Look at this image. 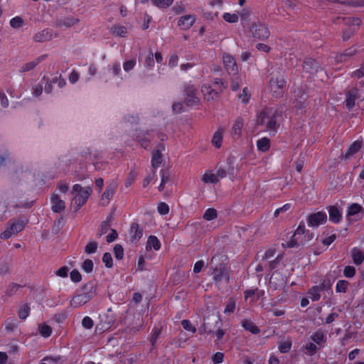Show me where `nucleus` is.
Wrapping results in <instances>:
<instances>
[{
	"instance_id": "obj_1",
	"label": "nucleus",
	"mask_w": 364,
	"mask_h": 364,
	"mask_svg": "<svg viewBox=\"0 0 364 364\" xmlns=\"http://www.w3.org/2000/svg\"><path fill=\"white\" fill-rule=\"evenodd\" d=\"M278 117L279 112L276 109L265 107L257 114V125L261 126L265 132L275 133L279 127L277 123Z\"/></svg>"
},
{
	"instance_id": "obj_2",
	"label": "nucleus",
	"mask_w": 364,
	"mask_h": 364,
	"mask_svg": "<svg viewBox=\"0 0 364 364\" xmlns=\"http://www.w3.org/2000/svg\"><path fill=\"white\" fill-rule=\"evenodd\" d=\"M92 188L90 187H82L80 184H75L71 191L73 198L72 204L75 206V211H77L87 202Z\"/></svg>"
},
{
	"instance_id": "obj_3",
	"label": "nucleus",
	"mask_w": 364,
	"mask_h": 364,
	"mask_svg": "<svg viewBox=\"0 0 364 364\" xmlns=\"http://www.w3.org/2000/svg\"><path fill=\"white\" fill-rule=\"evenodd\" d=\"M312 238L313 235L309 231L306 232L304 225H299L291 239L283 244V246L291 248L303 245Z\"/></svg>"
},
{
	"instance_id": "obj_4",
	"label": "nucleus",
	"mask_w": 364,
	"mask_h": 364,
	"mask_svg": "<svg viewBox=\"0 0 364 364\" xmlns=\"http://www.w3.org/2000/svg\"><path fill=\"white\" fill-rule=\"evenodd\" d=\"M268 89L274 97H281L286 90V81L281 75L272 74Z\"/></svg>"
},
{
	"instance_id": "obj_5",
	"label": "nucleus",
	"mask_w": 364,
	"mask_h": 364,
	"mask_svg": "<svg viewBox=\"0 0 364 364\" xmlns=\"http://www.w3.org/2000/svg\"><path fill=\"white\" fill-rule=\"evenodd\" d=\"M87 291L75 295L70 300V304L72 307L77 308L88 302L96 294V289L94 286L84 287Z\"/></svg>"
},
{
	"instance_id": "obj_6",
	"label": "nucleus",
	"mask_w": 364,
	"mask_h": 364,
	"mask_svg": "<svg viewBox=\"0 0 364 364\" xmlns=\"http://www.w3.org/2000/svg\"><path fill=\"white\" fill-rule=\"evenodd\" d=\"M184 102L188 107L199 105L200 100L198 96L197 89L194 85L186 84L184 86Z\"/></svg>"
},
{
	"instance_id": "obj_7",
	"label": "nucleus",
	"mask_w": 364,
	"mask_h": 364,
	"mask_svg": "<svg viewBox=\"0 0 364 364\" xmlns=\"http://www.w3.org/2000/svg\"><path fill=\"white\" fill-rule=\"evenodd\" d=\"M25 227V223L21 220H10L9 223L8 228L4 231L1 237L7 240L10 238L12 235L17 234L18 232L22 231Z\"/></svg>"
},
{
	"instance_id": "obj_8",
	"label": "nucleus",
	"mask_w": 364,
	"mask_h": 364,
	"mask_svg": "<svg viewBox=\"0 0 364 364\" xmlns=\"http://www.w3.org/2000/svg\"><path fill=\"white\" fill-rule=\"evenodd\" d=\"M250 31L254 37L259 40L267 39L270 35L267 27L260 22L254 23L250 28Z\"/></svg>"
},
{
	"instance_id": "obj_9",
	"label": "nucleus",
	"mask_w": 364,
	"mask_h": 364,
	"mask_svg": "<svg viewBox=\"0 0 364 364\" xmlns=\"http://www.w3.org/2000/svg\"><path fill=\"white\" fill-rule=\"evenodd\" d=\"M223 61L229 75H235L237 73V65L235 59L228 53H224L223 55Z\"/></svg>"
},
{
	"instance_id": "obj_10",
	"label": "nucleus",
	"mask_w": 364,
	"mask_h": 364,
	"mask_svg": "<svg viewBox=\"0 0 364 364\" xmlns=\"http://www.w3.org/2000/svg\"><path fill=\"white\" fill-rule=\"evenodd\" d=\"M212 270L211 274L217 284L219 285L223 281H225L226 283L229 282L230 277L228 273L223 267H215L212 268Z\"/></svg>"
},
{
	"instance_id": "obj_11",
	"label": "nucleus",
	"mask_w": 364,
	"mask_h": 364,
	"mask_svg": "<svg viewBox=\"0 0 364 364\" xmlns=\"http://www.w3.org/2000/svg\"><path fill=\"white\" fill-rule=\"evenodd\" d=\"M326 214L324 212H317L309 215L308 225L311 227H317L326 221Z\"/></svg>"
},
{
	"instance_id": "obj_12",
	"label": "nucleus",
	"mask_w": 364,
	"mask_h": 364,
	"mask_svg": "<svg viewBox=\"0 0 364 364\" xmlns=\"http://www.w3.org/2000/svg\"><path fill=\"white\" fill-rule=\"evenodd\" d=\"M201 92L203 95L205 100L210 102L217 100L219 97V94L217 91L213 90L209 85L203 84L200 88Z\"/></svg>"
},
{
	"instance_id": "obj_13",
	"label": "nucleus",
	"mask_w": 364,
	"mask_h": 364,
	"mask_svg": "<svg viewBox=\"0 0 364 364\" xmlns=\"http://www.w3.org/2000/svg\"><path fill=\"white\" fill-rule=\"evenodd\" d=\"M50 202L52 204L51 210L55 213H61L65 208V201L60 199V196L56 193L52 194Z\"/></svg>"
},
{
	"instance_id": "obj_14",
	"label": "nucleus",
	"mask_w": 364,
	"mask_h": 364,
	"mask_svg": "<svg viewBox=\"0 0 364 364\" xmlns=\"http://www.w3.org/2000/svg\"><path fill=\"white\" fill-rule=\"evenodd\" d=\"M359 97V90L357 87H353L346 92V102L348 109H351L355 106V102Z\"/></svg>"
},
{
	"instance_id": "obj_15",
	"label": "nucleus",
	"mask_w": 364,
	"mask_h": 364,
	"mask_svg": "<svg viewBox=\"0 0 364 364\" xmlns=\"http://www.w3.org/2000/svg\"><path fill=\"white\" fill-rule=\"evenodd\" d=\"M196 21V17L193 15H185L181 16L178 21V26L183 30L189 29Z\"/></svg>"
},
{
	"instance_id": "obj_16",
	"label": "nucleus",
	"mask_w": 364,
	"mask_h": 364,
	"mask_svg": "<svg viewBox=\"0 0 364 364\" xmlns=\"http://www.w3.org/2000/svg\"><path fill=\"white\" fill-rule=\"evenodd\" d=\"M244 125V120L241 117H238L234 122L231 128L230 134L233 139H238L242 133Z\"/></svg>"
},
{
	"instance_id": "obj_17",
	"label": "nucleus",
	"mask_w": 364,
	"mask_h": 364,
	"mask_svg": "<svg viewBox=\"0 0 364 364\" xmlns=\"http://www.w3.org/2000/svg\"><path fill=\"white\" fill-rule=\"evenodd\" d=\"M116 189V184L112 183L108 186L101 197V203L103 205H107L112 198Z\"/></svg>"
},
{
	"instance_id": "obj_18",
	"label": "nucleus",
	"mask_w": 364,
	"mask_h": 364,
	"mask_svg": "<svg viewBox=\"0 0 364 364\" xmlns=\"http://www.w3.org/2000/svg\"><path fill=\"white\" fill-rule=\"evenodd\" d=\"M134 136L136 138L143 147H146L150 141V134L148 132L136 130Z\"/></svg>"
},
{
	"instance_id": "obj_19",
	"label": "nucleus",
	"mask_w": 364,
	"mask_h": 364,
	"mask_svg": "<svg viewBox=\"0 0 364 364\" xmlns=\"http://www.w3.org/2000/svg\"><path fill=\"white\" fill-rule=\"evenodd\" d=\"M110 33L113 36L124 38L128 34V28L124 26L115 24L111 27Z\"/></svg>"
},
{
	"instance_id": "obj_20",
	"label": "nucleus",
	"mask_w": 364,
	"mask_h": 364,
	"mask_svg": "<svg viewBox=\"0 0 364 364\" xmlns=\"http://www.w3.org/2000/svg\"><path fill=\"white\" fill-rule=\"evenodd\" d=\"M45 58V55H41L33 61L26 63L20 67L19 71L21 73H26L31 71L39 64V63Z\"/></svg>"
},
{
	"instance_id": "obj_21",
	"label": "nucleus",
	"mask_w": 364,
	"mask_h": 364,
	"mask_svg": "<svg viewBox=\"0 0 364 364\" xmlns=\"http://www.w3.org/2000/svg\"><path fill=\"white\" fill-rule=\"evenodd\" d=\"M356 53L355 48H348L343 53L338 54L336 56V60L337 63H343L347 61L348 59L352 58Z\"/></svg>"
},
{
	"instance_id": "obj_22",
	"label": "nucleus",
	"mask_w": 364,
	"mask_h": 364,
	"mask_svg": "<svg viewBox=\"0 0 364 364\" xmlns=\"http://www.w3.org/2000/svg\"><path fill=\"white\" fill-rule=\"evenodd\" d=\"M303 68L307 73L314 74L318 71V66L314 60L308 59L304 62Z\"/></svg>"
},
{
	"instance_id": "obj_23",
	"label": "nucleus",
	"mask_w": 364,
	"mask_h": 364,
	"mask_svg": "<svg viewBox=\"0 0 364 364\" xmlns=\"http://www.w3.org/2000/svg\"><path fill=\"white\" fill-rule=\"evenodd\" d=\"M224 129L219 128L213 134L212 144L216 148H220L222 145Z\"/></svg>"
},
{
	"instance_id": "obj_24",
	"label": "nucleus",
	"mask_w": 364,
	"mask_h": 364,
	"mask_svg": "<svg viewBox=\"0 0 364 364\" xmlns=\"http://www.w3.org/2000/svg\"><path fill=\"white\" fill-rule=\"evenodd\" d=\"M146 250L153 248L154 250L158 251L161 248V242L156 236H150L147 240Z\"/></svg>"
},
{
	"instance_id": "obj_25",
	"label": "nucleus",
	"mask_w": 364,
	"mask_h": 364,
	"mask_svg": "<svg viewBox=\"0 0 364 364\" xmlns=\"http://www.w3.org/2000/svg\"><path fill=\"white\" fill-rule=\"evenodd\" d=\"M330 220L333 223H338L341 218V213L338 208L331 206L328 210Z\"/></svg>"
},
{
	"instance_id": "obj_26",
	"label": "nucleus",
	"mask_w": 364,
	"mask_h": 364,
	"mask_svg": "<svg viewBox=\"0 0 364 364\" xmlns=\"http://www.w3.org/2000/svg\"><path fill=\"white\" fill-rule=\"evenodd\" d=\"M51 35L48 30H43L35 34L33 40L36 42H44L50 40Z\"/></svg>"
},
{
	"instance_id": "obj_27",
	"label": "nucleus",
	"mask_w": 364,
	"mask_h": 364,
	"mask_svg": "<svg viewBox=\"0 0 364 364\" xmlns=\"http://www.w3.org/2000/svg\"><path fill=\"white\" fill-rule=\"evenodd\" d=\"M352 257L354 264L356 265L360 264L364 260V255L363 252L357 248H353L352 250Z\"/></svg>"
},
{
	"instance_id": "obj_28",
	"label": "nucleus",
	"mask_w": 364,
	"mask_h": 364,
	"mask_svg": "<svg viewBox=\"0 0 364 364\" xmlns=\"http://www.w3.org/2000/svg\"><path fill=\"white\" fill-rule=\"evenodd\" d=\"M257 146L259 151L265 152L269 149L270 141L268 138L263 137L257 141Z\"/></svg>"
},
{
	"instance_id": "obj_29",
	"label": "nucleus",
	"mask_w": 364,
	"mask_h": 364,
	"mask_svg": "<svg viewBox=\"0 0 364 364\" xmlns=\"http://www.w3.org/2000/svg\"><path fill=\"white\" fill-rule=\"evenodd\" d=\"M202 181L205 183H216L218 182V178L214 173L208 171L203 174Z\"/></svg>"
},
{
	"instance_id": "obj_30",
	"label": "nucleus",
	"mask_w": 364,
	"mask_h": 364,
	"mask_svg": "<svg viewBox=\"0 0 364 364\" xmlns=\"http://www.w3.org/2000/svg\"><path fill=\"white\" fill-rule=\"evenodd\" d=\"M12 163L13 161L8 151H5L2 154H0V168L1 167L9 166Z\"/></svg>"
},
{
	"instance_id": "obj_31",
	"label": "nucleus",
	"mask_w": 364,
	"mask_h": 364,
	"mask_svg": "<svg viewBox=\"0 0 364 364\" xmlns=\"http://www.w3.org/2000/svg\"><path fill=\"white\" fill-rule=\"evenodd\" d=\"M162 162V154L159 150H156L152 154L151 165L156 168L159 166Z\"/></svg>"
},
{
	"instance_id": "obj_32",
	"label": "nucleus",
	"mask_w": 364,
	"mask_h": 364,
	"mask_svg": "<svg viewBox=\"0 0 364 364\" xmlns=\"http://www.w3.org/2000/svg\"><path fill=\"white\" fill-rule=\"evenodd\" d=\"M362 143L358 141H354L348 148L346 156L349 157L350 156L357 153L361 148Z\"/></svg>"
},
{
	"instance_id": "obj_33",
	"label": "nucleus",
	"mask_w": 364,
	"mask_h": 364,
	"mask_svg": "<svg viewBox=\"0 0 364 364\" xmlns=\"http://www.w3.org/2000/svg\"><path fill=\"white\" fill-rule=\"evenodd\" d=\"M320 291L321 287L318 286L311 287L309 291V297L314 301H318L321 297Z\"/></svg>"
},
{
	"instance_id": "obj_34",
	"label": "nucleus",
	"mask_w": 364,
	"mask_h": 364,
	"mask_svg": "<svg viewBox=\"0 0 364 364\" xmlns=\"http://www.w3.org/2000/svg\"><path fill=\"white\" fill-rule=\"evenodd\" d=\"M38 328L39 333L45 338L49 337L52 333V328L48 325L39 324Z\"/></svg>"
},
{
	"instance_id": "obj_35",
	"label": "nucleus",
	"mask_w": 364,
	"mask_h": 364,
	"mask_svg": "<svg viewBox=\"0 0 364 364\" xmlns=\"http://www.w3.org/2000/svg\"><path fill=\"white\" fill-rule=\"evenodd\" d=\"M174 0H151L152 4L159 9H166L171 6Z\"/></svg>"
},
{
	"instance_id": "obj_36",
	"label": "nucleus",
	"mask_w": 364,
	"mask_h": 364,
	"mask_svg": "<svg viewBox=\"0 0 364 364\" xmlns=\"http://www.w3.org/2000/svg\"><path fill=\"white\" fill-rule=\"evenodd\" d=\"M361 21L358 18H348L345 20V23L352 26L351 29L357 31L360 25Z\"/></svg>"
},
{
	"instance_id": "obj_37",
	"label": "nucleus",
	"mask_w": 364,
	"mask_h": 364,
	"mask_svg": "<svg viewBox=\"0 0 364 364\" xmlns=\"http://www.w3.org/2000/svg\"><path fill=\"white\" fill-rule=\"evenodd\" d=\"M30 314V307L28 306V304H23L22 305L18 311V316L19 318L24 320L26 319Z\"/></svg>"
},
{
	"instance_id": "obj_38",
	"label": "nucleus",
	"mask_w": 364,
	"mask_h": 364,
	"mask_svg": "<svg viewBox=\"0 0 364 364\" xmlns=\"http://www.w3.org/2000/svg\"><path fill=\"white\" fill-rule=\"evenodd\" d=\"M242 326L247 330L254 334H257L259 332L258 327L255 326L252 322L247 320L242 321Z\"/></svg>"
},
{
	"instance_id": "obj_39",
	"label": "nucleus",
	"mask_w": 364,
	"mask_h": 364,
	"mask_svg": "<svg viewBox=\"0 0 364 364\" xmlns=\"http://www.w3.org/2000/svg\"><path fill=\"white\" fill-rule=\"evenodd\" d=\"M349 283L346 280H339L336 287V290L337 292L345 293L347 290L348 286Z\"/></svg>"
},
{
	"instance_id": "obj_40",
	"label": "nucleus",
	"mask_w": 364,
	"mask_h": 364,
	"mask_svg": "<svg viewBox=\"0 0 364 364\" xmlns=\"http://www.w3.org/2000/svg\"><path fill=\"white\" fill-rule=\"evenodd\" d=\"M217 217V211L214 208H208L203 214V218L208 221L212 220Z\"/></svg>"
},
{
	"instance_id": "obj_41",
	"label": "nucleus",
	"mask_w": 364,
	"mask_h": 364,
	"mask_svg": "<svg viewBox=\"0 0 364 364\" xmlns=\"http://www.w3.org/2000/svg\"><path fill=\"white\" fill-rule=\"evenodd\" d=\"M362 210V207L358 203L352 204L348 210V215L353 216L358 214Z\"/></svg>"
},
{
	"instance_id": "obj_42",
	"label": "nucleus",
	"mask_w": 364,
	"mask_h": 364,
	"mask_svg": "<svg viewBox=\"0 0 364 364\" xmlns=\"http://www.w3.org/2000/svg\"><path fill=\"white\" fill-rule=\"evenodd\" d=\"M4 325L8 332H12L16 328V323L15 320L11 318H7Z\"/></svg>"
},
{
	"instance_id": "obj_43",
	"label": "nucleus",
	"mask_w": 364,
	"mask_h": 364,
	"mask_svg": "<svg viewBox=\"0 0 364 364\" xmlns=\"http://www.w3.org/2000/svg\"><path fill=\"white\" fill-rule=\"evenodd\" d=\"M235 300L233 298H230L226 304L224 313L226 314L232 313L235 309Z\"/></svg>"
},
{
	"instance_id": "obj_44",
	"label": "nucleus",
	"mask_w": 364,
	"mask_h": 364,
	"mask_svg": "<svg viewBox=\"0 0 364 364\" xmlns=\"http://www.w3.org/2000/svg\"><path fill=\"white\" fill-rule=\"evenodd\" d=\"M98 244L97 242L91 241L89 242L85 248V252L88 254H92L96 252L97 249Z\"/></svg>"
},
{
	"instance_id": "obj_45",
	"label": "nucleus",
	"mask_w": 364,
	"mask_h": 364,
	"mask_svg": "<svg viewBox=\"0 0 364 364\" xmlns=\"http://www.w3.org/2000/svg\"><path fill=\"white\" fill-rule=\"evenodd\" d=\"M223 17V19L228 23H236L239 19L237 14L225 13Z\"/></svg>"
},
{
	"instance_id": "obj_46",
	"label": "nucleus",
	"mask_w": 364,
	"mask_h": 364,
	"mask_svg": "<svg viewBox=\"0 0 364 364\" xmlns=\"http://www.w3.org/2000/svg\"><path fill=\"white\" fill-rule=\"evenodd\" d=\"M311 339L317 344L322 343L325 340L324 334L321 331H316L311 336Z\"/></svg>"
},
{
	"instance_id": "obj_47",
	"label": "nucleus",
	"mask_w": 364,
	"mask_h": 364,
	"mask_svg": "<svg viewBox=\"0 0 364 364\" xmlns=\"http://www.w3.org/2000/svg\"><path fill=\"white\" fill-rule=\"evenodd\" d=\"M131 228L132 231H134V235L132 237V240H139L142 236V232L139 230L138 225L135 223L132 224Z\"/></svg>"
},
{
	"instance_id": "obj_48",
	"label": "nucleus",
	"mask_w": 364,
	"mask_h": 364,
	"mask_svg": "<svg viewBox=\"0 0 364 364\" xmlns=\"http://www.w3.org/2000/svg\"><path fill=\"white\" fill-rule=\"evenodd\" d=\"M350 76L353 78H361L364 76V62L361 64L360 67L352 72Z\"/></svg>"
},
{
	"instance_id": "obj_49",
	"label": "nucleus",
	"mask_w": 364,
	"mask_h": 364,
	"mask_svg": "<svg viewBox=\"0 0 364 364\" xmlns=\"http://www.w3.org/2000/svg\"><path fill=\"white\" fill-rule=\"evenodd\" d=\"M239 99L244 104L248 103L250 98V92L248 90L247 87H245L242 90V93L239 95Z\"/></svg>"
},
{
	"instance_id": "obj_50",
	"label": "nucleus",
	"mask_w": 364,
	"mask_h": 364,
	"mask_svg": "<svg viewBox=\"0 0 364 364\" xmlns=\"http://www.w3.org/2000/svg\"><path fill=\"white\" fill-rule=\"evenodd\" d=\"M343 4L353 7L364 6V0H346L342 2Z\"/></svg>"
},
{
	"instance_id": "obj_51",
	"label": "nucleus",
	"mask_w": 364,
	"mask_h": 364,
	"mask_svg": "<svg viewBox=\"0 0 364 364\" xmlns=\"http://www.w3.org/2000/svg\"><path fill=\"white\" fill-rule=\"evenodd\" d=\"M82 269L87 273H90L93 269V262L91 259H87L82 264Z\"/></svg>"
},
{
	"instance_id": "obj_52",
	"label": "nucleus",
	"mask_w": 364,
	"mask_h": 364,
	"mask_svg": "<svg viewBox=\"0 0 364 364\" xmlns=\"http://www.w3.org/2000/svg\"><path fill=\"white\" fill-rule=\"evenodd\" d=\"M23 24V21L21 17L16 16L10 21V25L14 28H18Z\"/></svg>"
},
{
	"instance_id": "obj_53",
	"label": "nucleus",
	"mask_w": 364,
	"mask_h": 364,
	"mask_svg": "<svg viewBox=\"0 0 364 364\" xmlns=\"http://www.w3.org/2000/svg\"><path fill=\"white\" fill-rule=\"evenodd\" d=\"M102 261L105 263L106 267L110 268L112 267V257L110 253L105 252L102 257Z\"/></svg>"
},
{
	"instance_id": "obj_54",
	"label": "nucleus",
	"mask_w": 364,
	"mask_h": 364,
	"mask_svg": "<svg viewBox=\"0 0 364 364\" xmlns=\"http://www.w3.org/2000/svg\"><path fill=\"white\" fill-rule=\"evenodd\" d=\"M291 341H286L281 343L279 345V350L281 353H284L288 352L291 349Z\"/></svg>"
},
{
	"instance_id": "obj_55",
	"label": "nucleus",
	"mask_w": 364,
	"mask_h": 364,
	"mask_svg": "<svg viewBox=\"0 0 364 364\" xmlns=\"http://www.w3.org/2000/svg\"><path fill=\"white\" fill-rule=\"evenodd\" d=\"M114 254L117 259H122L124 256V250L120 245H116L114 247Z\"/></svg>"
},
{
	"instance_id": "obj_56",
	"label": "nucleus",
	"mask_w": 364,
	"mask_h": 364,
	"mask_svg": "<svg viewBox=\"0 0 364 364\" xmlns=\"http://www.w3.org/2000/svg\"><path fill=\"white\" fill-rule=\"evenodd\" d=\"M109 230V225L106 222L103 223L101 225L100 228L99 229V230L97 233V237H102L103 235L107 233Z\"/></svg>"
},
{
	"instance_id": "obj_57",
	"label": "nucleus",
	"mask_w": 364,
	"mask_h": 364,
	"mask_svg": "<svg viewBox=\"0 0 364 364\" xmlns=\"http://www.w3.org/2000/svg\"><path fill=\"white\" fill-rule=\"evenodd\" d=\"M123 121L125 124H134L138 122V117L136 116L127 114L123 118Z\"/></svg>"
},
{
	"instance_id": "obj_58",
	"label": "nucleus",
	"mask_w": 364,
	"mask_h": 364,
	"mask_svg": "<svg viewBox=\"0 0 364 364\" xmlns=\"http://www.w3.org/2000/svg\"><path fill=\"white\" fill-rule=\"evenodd\" d=\"M82 325L84 328L87 329H90L93 326V321L90 317L85 316L83 318L82 321Z\"/></svg>"
},
{
	"instance_id": "obj_59",
	"label": "nucleus",
	"mask_w": 364,
	"mask_h": 364,
	"mask_svg": "<svg viewBox=\"0 0 364 364\" xmlns=\"http://www.w3.org/2000/svg\"><path fill=\"white\" fill-rule=\"evenodd\" d=\"M181 324L184 329L186 331L195 333L196 331V328L188 320H183Z\"/></svg>"
},
{
	"instance_id": "obj_60",
	"label": "nucleus",
	"mask_w": 364,
	"mask_h": 364,
	"mask_svg": "<svg viewBox=\"0 0 364 364\" xmlns=\"http://www.w3.org/2000/svg\"><path fill=\"white\" fill-rule=\"evenodd\" d=\"M343 274L346 277L351 278L355 274V269L352 266H347L345 267Z\"/></svg>"
},
{
	"instance_id": "obj_61",
	"label": "nucleus",
	"mask_w": 364,
	"mask_h": 364,
	"mask_svg": "<svg viewBox=\"0 0 364 364\" xmlns=\"http://www.w3.org/2000/svg\"><path fill=\"white\" fill-rule=\"evenodd\" d=\"M135 65H136V61L134 60H127L124 63L123 68H124V71L129 72L134 68Z\"/></svg>"
},
{
	"instance_id": "obj_62",
	"label": "nucleus",
	"mask_w": 364,
	"mask_h": 364,
	"mask_svg": "<svg viewBox=\"0 0 364 364\" xmlns=\"http://www.w3.org/2000/svg\"><path fill=\"white\" fill-rule=\"evenodd\" d=\"M70 279L74 282H79L82 279V276L78 270L74 269L70 272Z\"/></svg>"
},
{
	"instance_id": "obj_63",
	"label": "nucleus",
	"mask_w": 364,
	"mask_h": 364,
	"mask_svg": "<svg viewBox=\"0 0 364 364\" xmlns=\"http://www.w3.org/2000/svg\"><path fill=\"white\" fill-rule=\"evenodd\" d=\"M158 211L161 215H166L169 211L168 205L165 203H161L158 205Z\"/></svg>"
},
{
	"instance_id": "obj_64",
	"label": "nucleus",
	"mask_w": 364,
	"mask_h": 364,
	"mask_svg": "<svg viewBox=\"0 0 364 364\" xmlns=\"http://www.w3.org/2000/svg\"><path fill=\"white\" fill-rule=\"evenodd\" d=\"M183 110V104L180 102H175L172 105V111L175 114L181 113Z\"/></svg>"
}]
</instances>
